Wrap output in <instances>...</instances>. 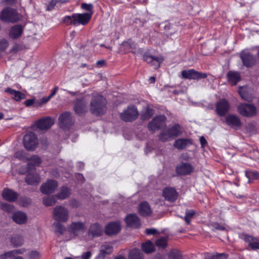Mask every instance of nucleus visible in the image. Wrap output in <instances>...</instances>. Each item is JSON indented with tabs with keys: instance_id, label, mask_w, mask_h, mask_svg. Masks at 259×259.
I'll return each instance as SVG.
<instances>
[{
	"instance_id": "f257e3e1",
	"label": "nucleus",
	"mask_w": 259,
	"mask_h": 259,
	"mask_svg": "<svg viewBox=\"0 0 259 259\" xmlns=\"http://www.w3.org/2000/svg\"><path fill=\"white\" fill-rule=\"evenodd\" d=\"M90 110L96 115L104 114L106 111V100L100 95H93L90 102Z\"/></svg>"
},
{
	"instance_id": "f03ea898",
	"label": "nucleus",
	"mask_w": 259,
	"mask_h": 259,
	"mask_svg": "<svg viewBox=\"0 0 259 259\" xmlns=\"http://www.w3.org/2000/svg\"><path fill=\"white\" fill-rule=\"evenodd\" d=\"M69 210L64 206H56L53 211V218L56 221L65 223L69 220Z\"/></svg>"
},
{
	"instance_id": "7ed1b4c3",
	"label": "nucleus",
	"mask_w": 259,
	"mask_h": 259,
	"mask_svg": "<svg viewBox=\"0 0 259 259\" xmlns=\"http://www.w3.org/2000/svg\"><path fill=\"white\" fill-rule=\"evenodd\" d=\"M1 19L6 22L15 23L18 21L20 18L17 11L10 8L3 10L1 14Z\"/></svg>"
},
{
	"instance_id": "20e7f679",
	"label": "nucleus",
	"mask_w": 259,
	"mask_h": 259,
	"mask_svg": "<svg viewBox=\"0 0 259 259\" xmlns=\"http://www.w3.org/2000/svg\"><path fill=\"white\" fill-rule=\"evenodd\" d=\"M238 112L242 116L247 117L254 116L257 114L256 107L251 104H241L237 107Z\"/></svg>"
},
{
	"instance_id": "39448f33",
	"label": "nucleus",
	"mask_w": 259,
	"mask_h": 259,
	"mask_svg": "<svg viewBox=\"0 0 259 259\" xmlns=\"http://www.w3.org/2000/svg\"><path fill=\"white\" fill-rule=\"evenodd\" d=\"M23 144L28 150H34L37 144L38 141L36 136L33 132H29L23 138Z\"/></svg>"
},
{
	"instance_id": "423d86ee",
	"label": "nucleus",
	"mask_w": 259,
	"mask_h": 259,
	"mask_svg": "<svg viewBox=\"0 0 259 259\" xmlns=\"http://www.w3.org/2000/svg\"><path fill=\"white\" fill-rule=\"evenodd\" d=\"M181 74L183 78L188 79L199 80L207 76L206 73H202L193 69L183 70Z\"/></svg>"
},
{
	"instance_id": "0eeeda50",
	"label": "nucleus",
	"mask_w": 259,
	"mask_h": 259,
	"mask_svg": "<svg viewBox=\"0 0 259 259\" xmlns=\"http://www.w3.org/2000/svg\"><path fill=\"white\" fill-rule=\"evenodd\" d=\"M139 113L137 109L134 106H129L120 114L121 119L125 121H132L136 120Z\"/></svg>"
},
{
	"instance_id": "6e6552de",
	"label": "nucleus",
	"mask_w": 259,
	"mask_h": 259,
	"mask_svg": "<svg viewBox=\"0 0 259 259\" xmlns=\"http://www.w3.org/2000/svg\"><path fill=\"white\" fill-rule=\"evenodd\" d=\"M165 126V117L159 116L154 117L148 124L149 131L154 132L161 128Z\"/></svg>"
},
{
	"instance_id": "1a4fd4ad",
	"label": "nucleus",
	"mask_w": 259,
	"mask_h": 259,
	"mask_svg": "<svg viewBox=\"0 0 259 259\" xmlns=\"http://www.w3.org/2000/svg\"><path fill=\"white\" fill-rule=\"evenodd\" d=\"M59 122L61 128H68L74 123V120L70 112H65L59 117Z\"/></svg>"
},
{
	"instance_id": "9d476101",
	"label": "nucleus",
	"mask_w": 259,
	"mask_h": 259,
	"mask_svg": "<svg viewBox=\"0 0 259 259\" xmlns=\"http://www.w3.org/2000/svg\"><path fill=\"white\" fill-rule=\"evenodd\" d=\"M92 17V13L73 14L72 18L74 19L73 25L75 26L82 24L86 25Z\"/></svg>"
},
{
	"instance_id": "9b49d317",
	"label": "nucleus",
	"mask_w": 259,
	"mask_h": 259,
	"mask_svg": "<svg viewBox=\"0 0 259 259\" xmlns=\"http://www.w3.org/2000/svg\"><path fill=\"white\" fill-rule=\"evenodd\" d=\"M68 229L70 233L74 235H77L79 234L84 233L87 229V227L84 223L74 222L69 225Z\"/></svg>"
},
{
	"instance_id": "f8f14e48",
	"label": "nucleus",
	"mask_w": 259,
	"mask_h": 259,
	"mask_svg": "<svg viewBox=\"0 0 259 259\" xmlns=\"http://www.w3.org/2000/svg\"><path fill=\"white\" fill-rule=\"evenodd\" d=\"M215 107L216 111L220 116H224L230 108L228 101L224 99L217 102Z\"/></svg>"
},
{
	"instance_id": "ddd939ff",
	"label": "nucleus",
	"mask_w": 259,
	"mask_h": 259,
	"mask_svg": "<svg viewBox=\"0 0 259 259\" xmlns=\"http://www.w3.org/2000/svg\"><path fill=\"white\" fill-rule=\"evenodd\" d=\"M113 247L110 242L103 243L100 248L99 253L97 256V259H105V257L113 252Z\"/></svg>"
},
{
	"instance_id": "4468645a",
	"label": "nucleus",
	"mask_w": 259,
	"mask_h": 259,
	"mask_svg": "<svg viewBox=\"0 0 259 259\" xmlns=\"http://www.w3.org/2000/svg\"><path fill=\"white\" fill-rule=\"evenodd\" d=\"M177 173L181 176H186L190 174L194 169L193 166L189 163L183 162L176 167Z\"/></svg>"
},
{
	"instance_id": "2eb2a0df",
	"label": "nucleus",
	"mask_w": 259,
	"mask_h": 259,
	"mask_svg": "<svg viewBox=\"0 0 259 259\" xmlns=\"http://www.w3.org/2000/svg\"><path fill=\"white\" fill-rule=\"evenodd\" d=\"M58 187V183L54 180H49L40 187V191L44 194L53 193Z\"/></svg>"
},
{
	"instance_id": "dca6fc26",
	"label": "nucleus",
	"mask_w": 259,
	"mask_h": 259,
	"mask_svg": "<svg viewBox=\"0 0 259 259\" xmlns=\"http://www.w3.org/2000/svg\"><path fill=\"white\" fill-rule=\"evenodd\" d=\"M54 121L50 117H44L38 120L36 123V127L40 130H47L54 124Z\"/></svg>"
},
{
	"instance_id": "f3484780",
	"label": "nucleus",
	"mask_w": 259,
	"mask_h": 259,
	"mask_svg": "<svg viewBox=\"0 0 259 259\" xmlns=\"http://www.w3.org/2000/svg\"><path fill=\"white\" fill-rule=\"evenodd\" d=\"M240 58L243 65L247 67H251L256 63L255 58L247 52H241L240 54Z\"/></svg>"
},
{
	"instance_id": "a211bd4d",
	"label": "nucleus",
	"mask_w": 259,
	"mask_h": 259,
	"mask_svg": "<svg viewBox=\"0 0 259 259\" xmlns=\"http://www.w3.org/2000/svg\"><path fill=\"white\" fill-rule=\"evenodd\" d=\"M120 230V225L118 222H111L108 224L105 229V232L108 235L117 234Z\"/></svg>"
},
{
	"instance_id": "6ab92c4d",
	"label": "nucleus",
	"mask_w": 259,
	"mask_h": 259,
	"mask_svg": "<svg viewBox=\"0 0 259 259\" xmlns=\"http://www.w3.org/2000/svg\"><path fill=\"white\" fill-rule=\"evenodd\" d=\"M87 102L84 99L77 100L74 107L75 113L78 115H82L87 112Z\"/></svg>"
},
{
	"instance_id": "aec40b11",
	"label": "nucleus",
	"mask_w": 259,
	"mask_h": 259,
	"mask_svg": "<svg viewBox=\"0 0 259 259\" xmlns=\"http://www.w3.org/2000/svg\"><path fill=\"white\" fill-rule=\"evenodd\" d=\"M23 32V28L21 25H15L9 30V36L13 39L19 38Z\"/></svg>"
},
{
	"instance_id": "412c9836",
	"label": "nucleus",
	"mask_w": 259,
	"mask_h": 259,
	"mask_svg": "<svg viewBox=\"0 0 259 259\" xmlns=\"http://www.w3.org/2000/svg\"><path fill=\"white\" fill-rule=\"evenodd\" d=\"M227 124L233 128L237 129L241 125V122L238 116L233 114L228 115L226 118Z\"/></svg>"
},
{
	"instance_id": "4be33fe9",
	"label": "nucleus",
	"mask_w": 259,
	"mask_h": 259,
	"mask_svg": "<svg viewBox=\"0 0 259 259\" xmlns=\"http://www.w3.org/2000/svg\"><path fill=\"white\" fill-rule=\"evenodd\" d=\"M163 196L166 200L173 202L177 199L178 193L174 188H166L163 191Z\"/></svg>"
},
{
	"instance_id": "5701e85b",
	"label": "nucleus",
	"mask_w": 259,
	"mask_h": 259,
	"mask_svg": "<svg viewBox=\"0 0 259 259\" xmlns=\"http://www.w3.org/2000/svg\"><path fill=\"white\" fill-rule=\"evenodd\" d=\"M125 221L127 226L138 228L140 225V221L136 214H130L125 218Z\"/></svg>"
},
{
	"instance_id": "b1692460",
	"label": "nucleus",
	"mask_w": 259,
	"mask_h": 259,
	"mask_svg": "<svg viewBox=\"0 0 259 259\" xmlns=\"http://www.w3.org/2000/svg\"><path fill=\"white\" fill-rule=\"evenodd\" d=\"M12 218L14 222L19 225L24 224L27 221V215L21 211L15 212Z\"/></svg>"
},
{
	"instance_id": "393cba45",
	"label": "nucleus",
	"mask_w": 259,
	"mask_h": 259,
	"mask_svg": "<svg viewBox=\"0 0 259 259\" xmlns=\"http://www.w3.org/2000/svg\"><path fill=\"white\" fill-rule=\"evenodd\" d=\"M241 238L245 242H248L249 246L252 249H259V242L257 241L256 238L247 234H242Z\"/></svg>"
},
{
	"instance_id": "a878e982",
	"label": "nucleus",
	"mask_w": 259,
	"mask_h": 259,
	"mask_svg": "<svg viewBox=\"0 0 259 259\" xmlns=\"http://www.w3.org/2000/svg\"><path fill=\"white\" fill-rule=\"evenodd\" d=\"M2 195L4 199L10 202H14L18 198L17 193L9 189H4Z\"/></svg>"
},
{
	"instance_id": "bb28decb",
	"label": "nucleus",
	"mask_w": 259,
	"mask_h": 259,
	"mask_svg": "<svg viewBox=\"0 0 259 259\" xmlns=\"http://www.w3.org/2000/svg\"><path fill=\"white\" fill-rule=\"evenodd\" d=\"M143 58L144 60L148 63L156 62V68H159L160 66V64L164 61V58L161 56L154 57L151 55H145L143 56Z\"/></svg>"
},
{
	"instance_id": "cd10ccee",
	"label": "nucleus",
	"mask_w": 259,
	"mask_h": 259,
	"mask_svg": "<svg viewBox=\"0 0 259 259\" xmlns=\"http://www.w3.org/2000/svg\"><path fill=\"white\" fill-rule=\"evenodd\" d=\"M139 212L140 215L144 217H147L151 215L152 210L148 202H143L140 203L139 207Z\"/></svg>"
},
{
	"instance_id": "c85d7f7f",
	"label": "nucleus",
	"mask_w": 259,
	"mask_h": 259,
	"mask_svg": "<svg viewBox=\"0 0 259 259\" xmlns=\"http://www.w3.org/2000/svg\"><path fill=\"white\" fill-rule=\"evenodd\" d=\"M26 182L30 185H37L40 182L39 176L36 173H29L25 178Z\"/></svg>"
},
{
	"instance_id": "c756f323",
	"label": "nucleus",
	"mask_w": 259,
	"mask_h": 259,
	"mask_svg": "<svg viewBox=\"0 0 259 259\" xmlns=\"http://www.w3.org/2000/svg\"><path fill=\"white\" fill-rule=\"evenodd\" d=\"M5 92L11 95L12 98L17 102L20 101L21 100L26 98V96L24 94L9 88H7L5 90Z\"/></svg>"
},
{
	"instance_id": "7c9ffc66",
	"label": "nucleus",
	"mask_w": 259,
	"mask_h": 259,
	"mask_svg": "<svg viewBox=\"0 0 259 259\" xmlns=\"http://www.w3.org/2000/svg\"><path fill=\"white\" fill-rule=\"evenodd\" d=\"M102 230L101 226L98 223L92 224L89 230V235L94 237L101 235Z\"/></svg>"
},
{
	"instance_id": "2f4dec72",
	"label": "nucleus",
	"mask_w": 259,
	"mask_h": 259,
	"mask_svg": "<svg viewBox=\"0 0 259 259\" xmlns=\"http://www.w3.org/2000/svg\"><path fill=\"white\" fill-rule=\"evenodd\" d=\"M192 143L190 140L186 139H179L177 140L174 146L178 149H183L187 147L188 145H191Z\"/></svg>"
},
{
	"instance_id": "473e14b6",
	"label": "nucleus",
	"mask_w": 259,
	"mask_h": 259,
	"mask_svg": "<svg viewBox=\"0 0 259 259\" xmlns=\"http://www.w3.org/2000/svg\"><path fill=\"white\" fill-rule=\"evenodd\" d=\"M229 81L232 84L235 85L240 79V74L235 71H230L227 73Z\"/></svg>"
},
{
	"instance_id": "72a5a7b5",
	"label": "nucleus",
	"mask_w": 259,
	"mask_h": 259,
	"mask_svg": "<svg viewBox=\"0 0 259 259\" xmlns=\"http://www.w3.org/2000/svg\"><path fill=\"white\" fill-rule=\"evenodd\" d=\"M70 194V190L66 187H62L60 189L59 191L55 196L58 199L63 200L68 198Z\"/></svg>"
},
{
	"instance_id": "f704fd0d",
	"label": "nucleus",
	"mask_w": 259,
	"mask_h": 259,
	"mask_svg": "<svg viewBox=\"0 0 259 259\" xmlns=\"http://www.w3.org/2000/svg\"><path fill=\"white\" fill-rule=\"evenodd\" d=\"M142 248L146 253H151L155 250V246L150 241H147L142 244Z\"/></svg>"
},
{
	"instance_id": "c9c22d12",
	"label": "nucleus",
	"mask_w": 259,
	"mask_h": 259,
	"mask_svg": "<svg viewBox=\"0 0 259 259\" xmlns=\"http://www.w3.org/2000/svg\"><path fill=\"white\" fill-rule=\"evenodd\" d=\"M129 259H144L143 253L138 249H134L130 251L128 254Z\"/></svg>"
},
{
	"instance_id": "e433bc0d",
	"label": "nucleus",
	"mask_w": 259,
	"mask_h": 259,
	"mask_svg": "<svg viewBox=\"0 0 259 259\" xmlns=\"http://www.w3.org/2000/svg\"><path fill=\"white\" fill-rule=\"evenodd\" d=\"M61 222H56L53 223V227L55 232L58 234L61 235L64 233L66 230L65 226L60 223Z\"/></svg>"
},
{
	"instance_id": "4c0bfd02",
	"label": "nucleus",
	"mask_w": 259,
	"mask_h": 259,
	"mask_svg": "<svg viewBox=\"0 0 259 259\" xmlns=\"http://www.w3.org/2000/svg\"><path fill=\"white\" fill-rule=\"evenodd\" d=\"M11 242L14 246H20L23 244L24 239L20 235H16L11 238Z\"/></svg>"
},
{
	"instance_id": "58836bf2",
	"label": "nucleus",
	"mask_w": 259,
	"mask_h": 259,
	"mask_svg": "<svg viewBox=\"0 0 259 259\" xmlns=\"http://www.w3.org/2000/svg\"><path fill=\"white\" fill-rule=\"evenodd\" d=\"M195 211L193 209H186V215L184 218H182L187 225H190L191 219L193 218Z\"/></svg>"
},
{
	"instance_id": "ea45409f",
	"label": "nucleus",
	"mask_w": 259,
	"mask_h": 259,
	"mask_svg": "<svg viewBox=\"0 0 259 259\" xmlns=\"http://www.w3.org/2000/svg\"><path fill=\"white\" fill-rule=\"evenodd\" d=\"M56 203V197L55 196H48L43 199V203L47 206H52Z\"/></svg>"
},
{
	"instance_id": "a19ab883",
	"label": "nucleus",
	"mask_w": 259,
	"mask_h": 259,
	"mask_svg": "<svg viewBox=\"0 0 259 259\" xmlns=\"http://www.w3.org/2000/svg\"><path fill=\"white\" fill-rule=\"evenodd\" d=\"M153 114V110L152 109L146 108L142 113L141 118L142 120L149 119Z\"/></svg>"
},
{
	"instance_id": "79ce46f5",
	"label": "nucleus",
	"mask_w": 259,
	"mask_h": 259,
	"mask_svg": "<svg viewBox=\"0 0 259 259\" xmlns=\"http://www.w3.org/2000/svg\"><path fill=\"white\" fill-rule=\"evenodd\" d=\"M180 128L179 125H175L167 131L172 137H177L180 134Z\"/></svg>"
},
{
	"instance_id": "37998d69",
	"label": "nucleus",
	"mask_w": 259,
	"mask_h": 259,
	"mask_svg": "<svg viewBox=\"0 0 259 259\" xmlns=\"http://www.w3.org/2000/svg\"><path fill=\"white\" fill-rule=\"evenodd\" d=\"M167 237H161L156 241L157 246L164 248L167 246Z\"/></svg>"
},
{
	"instance_id": "c03bdc74",
	"label": "nucleus",
	"mask_w": 259,
	"mask_h": 259,
	"mask_svg": "<svg viewBox=\"0 0 259 259\" xmlns=\"http://www.w3.org/2000/svg\"><path fill=\"white\" fill-rule=\"evenodd\" d=\"M245 175L249 181L251 179H257L259 178V174L256 171H246Z\"/></svg>"
},
{
	"instance_id": "a18cd8bd",
	"label": "nucleus",
	"mask_w": 259,
	"mask_h": 259,
	"mask_svg": "<svg viewBox=\"0 0 259 259\" xmlns=\"http://www.w3.org/2000/svg\"><path fill=\"white\" fill-rule=\"evenodd\" d=\"M168 259H182L180 251L178 250L171 251L168 255Z\"/></svg>"
},
{
	"instance_id": "49530a36",
	"label": "nucleus",
	"mask_w": 259,
	"mask_h": 259,
	"mask_svg": "<svg viewBox=\"0 0 259 259\" xmlns=\"http://www.w3.org/2000/svg\"><path fill=\"white\" fill-rule=\"evenodd\" d=\"M9 45V42L7 39L5 38L0 39V53L5 51L8 47Z\"/></svg>"
},
{
	"instance_id": "de8ad7c7",
	"label": "nucleus",
	"mask_w": 259,
	"mask_h": 259,
	"mask_svg": "<svg viewBox=\"0 0 259 259\" xmlns=\"http://www.w3.org/2000/svg\"><path fill=\"white\" fill-rule=\"evenodd\" d=\"M172 137L170 136L169 134L167 132V131L161 133L159 136V139L163 142H166L169 140Z\"/></svg>"
},
{
	"instance_id": "09e8293b",
	"label": "nucleus",
	"mask_w": 259,
	"mask_h": 259,
	"mask_svg": "<svg viewBox=\"0 0 259 259\" xmlns=\"http://www.w3.org/2000/svg\"><path fill=\"white\" fill-rule=\"evenodd\" d=\"M30 160L31 164L34 166H39L41 162V159L37 156H32L30 157Z\"/></svg>"
},
{
	"instance_id": "8fccbe9b",
	"label": "nucleus",
	"mask_w": 259,
	"mask_h": 259,
	"mask_svg": "<svg viewBox=\"0 0 259 259\" xmlns=\"http://www.w3.org/2000/svg\"><path fill=\"white\" fill-rule=\"evenodd\" d=\"M23 49L22 45L15 44H14L11 49L10 50V52L12 53H16L19 51H20Z\"/></svg>"
},
{
	"instance_id": "3c124183",
	"label": "nucleus",
	"mask_w": 259,
	"mask_h": 259,
	"mask_svg": "<svg viewBox=\"0 0 259 259\" xmlns=\"http://www.w3.org/2000/svg\"><path fill=\"white\" fill-rule=\"evenodd\" d=\"M29 259H39L40 257L39 253L37 251H31L29 253Z\"/></svg>"
},
{
	"instance_id": "603ef678",
	"label": "nucleus",
	"mask_w": 259,
	"mask_h": 259,
	"mask_svg": "<svg viewBox=\"0 0 259 259\" xmlns=\"http://www.w3.org/2000/svg\"><path fill=\"white\" fill-rule=\"evenodd\" d=\"M1 206L2 208L7 211H10L13 210V206L7 203H1Z\"/></svg>"
},
{
	"instance_id": "864d4df0",
	"label": "nucleus",
	"mask_w": 259,
	"mask_h": 259,
	"mask_svg": "<svg viewBox=\"0 0 259 259\" xmlns=\"http://www.w3.org/2000/svg\"><path fill=\"white\" fill-rule=\"evenodd\" d=\"M211 226L212 227L213 230L224 231L226 230L225 227L221 226V225L217 223H212Z\"/></svg>"
},
{
	"instance_id": "5fc2aeb1",
	"label": "nucleus",
	"mask_w": 259,
	"mask_h": 259,
	"mask_svg": "<svg viewBox=\"0 0 259 259\" xmlns=\"http://www.w3.org/2000/svg\"><path fill=\"white\" fill-rule=\"evenodd\" d=\"M73 21L74 19L72 18V15L71 16H65L63 19L64 23H66L67 25H73Z\"/></svg>"
},
{
	"instance_id": "6e6d98bb",
	"label": "nucleus",
	"mask_w": 259,
	"mask_h": 259,
	"mask_svg": "<svg viewBox=\"0 0 259 259\" xmlns=\"http://www.w3.org/2000/svg\"><path fill=\"white\" fill-rule=\"evenodd\" d=\"M59 1L60 0H51L50 3L47 5V10L48 11L52 10Z\"/></svg>"
},
{
	"instance_id": "4d7b16f0",
	"label": "nucleus",
	"mask_w": 259,
	"mask_h": 259,
	"mask_svg": "<svg viewBox=\"0 0 259 259\" xmlns=\"http://www.w3.org/2000/svg\"><path fill=\"white\" fill-rule=\"evenodd\" d=\"M92 255L91 251H89L82 253L80 257H77L79 259H90Z\"/></svg>"
},
{
	"instance_id": "13d9d810",
	"label": "nucleus",
	"mask_w": 259,
	"mask_h": 259,
	"mask_svg": "<svg viewBox=\"0 0 259 259\" xmlns=\"http://www.w3.org/2000/svg\"><path fill=\"white\" fill-rule=\"evenodd\" d=\"M220 256V255L212 254L209 252L204 253V259H217V256Z\"/></svg>"
},
{
	"instance_id": "bf43d9fd",
	"label": "nucleus",
	"mask_w": 259,
	"mask_h": 259,
	"mask_svg": "<svg viewBox=\"0 0 259 259\" xmlns=\"http://www.w3.org/2000/svg\"><path fill=\"white\" fill-rule=\"evenodd\" d=\"M13 252L12 251H8L5 252V253L1 254L0 255V259H7L9 257H13Z\"/></svg>"
},
{
	"instance_id": "052dcab7",
	"label": "nucleus",
	"mask_w": 259,
	"mask_h": 259,
	"mask_svg": "<svg viewBox=\"0 0 259 259\" xmlns=\"http://www.w3.org/2000/svg\"><path fill=\"white\" fill-rule=\"evenodd\" d=\"M246 127V130L250 133H253L254 132L256 131L255 126L252 124L248 123L247 124Z\"/></svg>"
},
{
	"instance_id": "680f3d73",
	"label": "nucleus",
	"mask_w": 259,
	"mask_h": 259,
	"mask_svg": "<svg viewBox=\"0 0 259 259\" xmlns=\"http://www.w3.org/2000/svg\"><path fill=\"white\" fill-rule=\"evenodd\" d=\"M15 157L20 160H23L25 158L23 152L20 151L15 153Z\"/></svg>"
},
{
	"instance_id": "e2e57ef3",
	"label": "nucleus",
	"mask_w": 259,
	"mask_h": 259,
	"mask_svg": "<svg viewBox=\"0 0 259 259\" xmlns=\"http://www.w3.org/2000/svg\"><path fill=\"white\" fill-rule=\"evenodd\" d=\"M81 8L87 11H91L93 9V6L92 4L83 3L81 5Z\"/></svg>"
},
{
	"instance_id": "0e129e2a",
	"label": "nucleus",
	"mask_w": 259,
	"mask_h": 259,
	"mask_svg": "<svg viewBox=\"0 0 259 259\" xmlns=\"http://www.w3.org/2000/svg\"><path fill=\"white\" fill-rule=\"evenodd\" d=\"M13 252V256H15V255L18 254H23L25 251V249L23 248L19 249H15L13 250H11Z\"/></svg>"
},
{
	"instance_id": "69168bd1",
	"label": "nucleus",
	"mask_w": 259,
	"mask_h": 259,
	"mask_svg": "<svg viewBox=\"0 0 259 259\" xmlns=\"http://www.w3.org/2000/svg\"><path fill=\"white\" fill-rule=\"evenodd\" d=\"M146 232L147 235L155 234L157 232V230L155 229H147Z\"/></svg>"
},
{
	"instance_id": "338daca9",
	"label": "nucleus",
	"mask_w": 259,
	"mask_h": 259,
	"mask_svg": "<svg viewBox=\"0 0 259 259\" xmlns=\"http://www.w3.org/2000/svg\"><path fill=\"white\" fill-rule=\"evenodd\" d=\"M34 102V100L33 99H29L25 101V104L26 106H30L32 105Z\"/></svg>"
},
{
	"instance_id": "774afa93",
	"label": "nucleus",
	"mask_w": 259,
	"mask_h": 259,
	"mask_svg": "<svg viewBox=\"0 0 259 259\" xmlns=\"http://www.w3.org/2000/svg\"><path fill=\"white\" fill-rule=\"evenodd\" d=\"M216 255H220V256H217V259H226L227 258V255L225 253H216Z\"/></svg>"
}]
</instances>
